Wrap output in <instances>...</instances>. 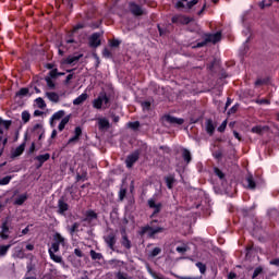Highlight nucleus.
<instances>
[{
    "instance_id": "f257e3e1",
    "label": "nucleus",
    "mask_w": 279,
    "mask_h": 279,
    "mask_svg": "<svg viewBox=\"0 0 279 279\" xmlns=\"http://www.w3.org/2000/svg\"><path fill=\"white\" fill-rule=\"evenodd\" d=\"M160 223L157 219L151 220L148 225L141 227L137 234L140 236H145L147 239H156V234H161V232H165V227H160Z\"/></svg>"
},
{
    "instance_id": "f03ea898",
    "label": "nucleus",
    "mask_w": 279,
    "mask_h": 279,
    "mask_svg": "<svg viewBox=\"0 0 279 279\" xmlns=\"http://www.w3.org/2000/svg\"><path fill=\"white\" fill-rule=\"evenodd\" d=\"M246 184L247 189L250 191H256L257 186H264L265 185V180H263L260 177H255L252 174H248L246 177Z\"/></svg>"
},
{
    "instance_id": "7ed1b4c3",
    "label": "nucleus",
    "mask_w": 279,
    "mask_h": 279,
    "mask_svg": "<svg viewBox=\"0 0 279 279\" xmlns=\"http://www.w3.org/2000/svg\"><path fill=\"white\" fill-rule=\"evenodd\" d=\"M52 244L50 250H53V252H60V245H62L64 247V245H66V241L64 240V236H62V234L56 232L52 235Z\"/></svg>"
},
{
    "instance_id": "20e7f679",
    "label": "nucleus",
    "mask_w": 279,
    "mask_h": 279,
    "mask_svg": "<svg viewBox=\"0 0 279 279\" xmlns=\"http://www.w3.org/2000/svg\"><path fill=\"white\" fill-rule=\"evenodd\" d=\"M104 104L108 106V104H110V98L106 93H100L99 96L93 100V108L96 110H101Z\"/></svg>"
},
{
    "instance_id": "39448f33",
    "label": "nucleus",
    "mask_w": 279,
    "mask_h": 279,
    "mask_svg": "<svg viewBox=\"0 0 279 279\" xmlns=\"http://www.w3.org/2000/svg\"><path fill=\"white\" fill-rule=\"evenodd\" d=\"M171 23L174 25H189V23H193V17L177 14L171 17Z\"/></svg>"
},
{
    "instance_id": "423d86ee",
    "label": "nucleus",
    "mask_w": 279,
    "mask_h": 279,
    "mask_svg": "<svg viewBox=\"0 0 279 279\" xmlns=\"http://www.w3.org/2000/svg\"><path fill=\"white\" fill-rule=\"evenodd\" d=\"M138 158H141V150L138 149L128 155L125 159L126 169H132V167L138 162Z\"/></svg>"
},
{
    "instance_id": "0eeeda50",
    "label": "nucleus",
    "mask_w": 279,
    "mask_h": 279,
    "mask_svg": "<svg viewBox=\"0 0 279 279\" xmlns=\"http://www.w3.org/2000/svg\"><path fill=\"white\" fill-rule=\"evenodd\" d=\"M10 217H7L1 225L0 239L8 241L10 239Z\"/></svg>"
},
{
    "instance_id": "6e6552de",
    "label": "nucleus",
    "mask_w": 279,
    "mask_h": 279,
    "mask_svg": "<svg viewBox=\"0 0 279 279\" xmlns=\"http://www.w3.org/2000/svg\"><path fill=\"white\" fill-rule=\"evenodd\" d=\"M104 241L107 247L114 252V245H117V233H114V231L109 232L107 235L104 236Z\"/></svg>"
},
{
    "instance_id": "1a4fd4ad",
    "label": "nucleus",
    "mask_w": 279,
    "mask_h": 279,
    "mask_svg": "<svg viewBox=\"0 0 279 279\" xmlns=\"http://www.w3.org/2000/svg\"><path fill=\"white\" fill-rule=\"evenodd\" d=\"M147 204L149 208L154 209L153 214L150 215V219H154V217H156V215L162 210V203H156L155 198H149Z\"/></svg>"
},
{
    "instance_id": "9d476101",
    "label": "nucleus",
    "mask_w": 279,
    "mask_h": 279,
    "mask_svg": "<svg viewBox=\"0 0 279 279\" xmlns=\"http://www.w3.org/2000/svg\"><path fill=\"white\" fill-rule=\"evenodd\" d=\"M101 34L100 33H93L89 37V47L92 49H97V47L101 46Z\"/></svg>"
},
{
    "instance_id": "9b49d317",
    "label": "nucleus",
    "mask_w": 279,
    "mask_h": 279,
    "mask_svg": "<svg viewBox=\"0 0 279 279\" xmlns=\"http://www.w3.org/2000/svg\"><path fill=\"white\" fill-rule=\"evenodd\" d=\"M129 10L134 16H143V14H145L143 8L140 4H136V2H130Z\"/></svg>"
},
{
    "instance_id": "f8f14e48",
    "label": "nucleus",
    "mask_w": 279,
    "mask_h": 279,
    "mask_svg": "<svg viewBox=\"0 0 279 279\" xmlns=\"http://www.w3.org/2000/svg\"><path fill=\"white\" fill-rule=\"evenodd\" d=\"M51 158V154L46 153L44 155H38L34 158L38 163L36 165V169H40L45 162H47Z\"/></svg>"
},
{
    "instance_id": "ddd939ff",
    "label": "nucleus",
    "mask_w": 279,
    "mask_h": 279,
    "mask_svg": "<svg viewBox=\"0 0 279 279\" xmlns=\"http://www.w3.org/2000/svg\"><path fill=\"white\" fill-rule=\"evenodd\" d=\"M80 138H82V126H76L74 129V136H72L69 141H68V145H73L75 143H80Z\"/></svg>"
},
{
    "instance_id": "4468645a",
    "label": "nucleus",
    "mask_w": 279,
    "mask_h": 279,
    "mask_svg": "<svg viewBox=\"0 0 279 279\" xmlns=\"http://www.w3.org/2000/svg\"><path fill=\"white\" fill-rule=\"evenodd\" d=\"M98 218H99V215H97V213H95V210L88 209L85 213V218L83 219V221H85L86 223H93V221H95Z\"/></svg>"
},
{
    "instance_id": "2eb2a0df",
    "label": "nucleus",
    "mask_w": 279,
    "mask_h": 279,
    "mask_svg": "<svg viewBox=\"0 0 279 279\" xmlns=\"http://www.w3.org/2000/svg\"><path fill=\"white\" fill-rule=\"evenodd\" d=\"M25 141H27V136H25L24 142L12 151V158H19V156H23V151H25V145H27Z\"/></svg>"
},
{
    "instance_id": "dca6fc26",
    "label": "nucleus",
    "mask_w": 279,
    "mask_h": 279,
    "mask_svg": "<svg viewBox=\"0 0 279 279\" xmlns=\"http://www.w3.org/2000/svg\"><path fill=\"white\" fill-rule=\"evenodd\" d=\"M167 123H170L171 125H183L184 119L182 118H175L173 116H166L165 117Z\"/></svg>"
},
{
    "instance_id": "f3484780",
    "label": "nucleus",
    "mask_w": 279,
    "mask_h": 279,
    "mask_svg": "<svg viewBox=\"0 0 279 279\" xmlns=\"http://www.w3.org/2000/svg\"><path fill=\"white\" fill-rule=\"evenodd\" d=\"M64 114H65L64 110H59V111L54 112L52 114V117L50 118L51 128H53L54 121H60V119H64Z\"/></svg>"
},
{
    "instance_id": "a211bd4d",
    "label": "nucleus",
    "mask_w": 279,
    "mask_h": 279,
    "mask_svg": "<svg viewBox=\"0 0 279 279\" xmlns=\"http://www.w3.org/2000/svg\"><path fill=\"white\" fill-rule=\"evenodd\" d=\"M66 210H69V205L66 204V202H64V198H60L58 201V214L64 215Z\"/></svg>"
},
{
    "instance_id": "6ab92c4d",
    "label": "nucleus",
    "mask_w": 279,
    "mask_h": 279,
    "mask_svg": "<svg viewBox=\"0 0 279 279\" xmlns=\"http://www.w3.org/2000/svg\"><path fill=\"white\" fill-rule=\"evenodd\" d=\"M29 198V195L27 193L20 194L15 199H14V206H23L25 202Z\"/></svg>"
},
{
    "instance_id": "aec40b11",
    "label": "nucleus",
    "mask_w": 279,
    "mask_h": 279,
    "mask_svg": "<svg viewBox=\"0 0 279 279\" xmlns=\"http://www.w3.org/2000/svg\"><path fill=\"white\" fill-rule=\"evenodd\" d=\"M163 180L166 182L167 189L171 191L173 189V185L175 184V174H169L165 177Z\"/></svg>"
},
{
    "instance_id": "412c9836",
    "label": "nucleus",
    "mask_w": 279,
    "mask_h": 279,
    "mask_svg": "<svg viewBox=\"0 0 279 279\" xmlns=\"http://www.w3.org/2000/svg\"><path fill=\"white\" fill-rule=\"evenodd\" d=\"M48 253H49V256H50L51 260H53V263L64 264V260L62 259V256L56 255V253H58V251H53V250L49 248Z\"/></svg>"
},
{
    "instance_id": "4be33fe9",
    "label": "nucleus",
    "mask_w": 279,
    "mask_h": 279,
    "mask_svg": "<svg viewBox=\"0 0 279 279\" xmlns=\"http://www.w3.org/2000/svg\"><path fill=\"white\" fill-rule=\"evenodd\" d=\"M46 97L49 99V101H52V104H58L60 101V95L56 92H47Z\"/></svg>"
},
{
    "instance_id": "5701e85b",
    "label": "nucleus",
    "mask_w": 279,
    "mask_h": 279,
    "mask_svg": "<svg viewBox=\"0 0 279 279\" xmlns=\"http://www.w3.org/2000/svg\"><path fill=\"white\" fill-rule=\"evenodd\" d=\"M86 99H88V94L83 93L73 100V105L74 106H82V104H84V101H86Z\"/></svg>"
},
{
    "instance_id": "b1692460",
    "label": "nucleus",
    "mask_w": 279,
    "mask_h": 279,
    "mask_svg": "<svg viewBox=\"0 0 279 279\" xmlns=\"http://www.w3.org/2000/svg\"><path fill=\"white\" fill-rule=\"evenodd\" d=\"M110 128V121L106 118L98 119V130H108Z\"/></svg>"
},
{
    "instance_id": "393cba45",
    "label": "nucleus",
    "mask_w": 279,
    "mask_h": 279,
    "mask_svg": "<svg viewBox=\"0 0 279 279\" xmlns=\"http://www.w3.org/2000/svg\"><path fill=\"white\" fill-rule=\"evenodd\" d=\"M206 132L209 136H213V134H215V123H213V119H208L206 121Z\"/></svg>"
},
{
    "instance_id": "a878e982",
    "label": "nucleus",
    "mask_w": 279,
    "mask_h": 279,
    "mask_svg": "<svg viewBox=\"0 0 279 279\" xmlns=\"http://www.w3.org/2000/svg\"><path fill=\"white\" fill-rule=\"evenodd\" d=\"M269 130V126H260V125H256V126H253L251 129V132L253 134H258L259 136H263V132Z\"/></svg>"
},
{
    "instance_id": "bb28decb",
    "label": "nucleus",
    "mask_w": 279,
    "mask_h": 279,
    "mask_svg": "<svg viewBox=\"0 0 279 279\" xmlns=\"http://www.w3.org/2000/svg\"><path fill=\"white\" fill-rule=\"evenodd\" d=\"M84 57V54H78V56H69L64 63L65 64H74V62H80V60H82V58Z\"/></svg>"
},
{
    "instance_id": "cd10ccee",
    "label": "nucleus",
    "mask_w": 279,
    "mask_h": 279,
    "mask_svg": "<svg viewBox=\"0 0 279 279\" xmlns=\"http://www.w3.org/2000/svg\"><path fill=\"white\" fill-rule=\"evenodd\" d=\"M207 39L209 40V43H214V45H215V44L219 43V40H221V33L218 32L215 34H209V35H207Z\"/></svg>"
},
{
    "instance_id": "c85d7f7f",
    "label": "nucleus",
    "mask_w": 279,
    "mask_h": 279,
    "mask_svg": "<svg viewBox=\"0 0 279 279\" xmlns=\"http://www.w3.org/2000/svg\"><path fill=\"white\" fill-rule=\"evenodd\" d=\"M69 121H71V116H65L64 118H62L61 122L58 125L59 132L64 131V128H66V124L69 123Z\"/></svg>"
},
{
    "instance_id": "c756f323",
    "label": "nucleus",
    "mask_w": 279,
    "mask_h": 279,
    "mask_svg": "<svg viewBox=\"0 0 279 279\" xmlns=\"http://www.w3.org/2000/svg\"><path fill=\"white\" fill-rule=\"evenodd\" d=\"M121 245L122 247H125V250H132V241H130L128 235H122Z\"/></svg>"
},
{
    "instance_id": "7c9ffc66",
    "label": "nucleus",
    "mask_w": 279,
    "mask_h": 279,
    "mask_svg": "<svg viewBox=\"0 0 279 279\" xmlns=\"http://www.w3.org/2000/svg\"><path fill=\"white\" fill-rule=\"evenodd\" d=\"M182 158L184 162H186V165H189L191 160H193V157L191 156V151L186 148H184L182 151Z\"/></svg>"
},
{
    "instance_id": "2f4dec72",
    "label": "nucleus",
    "mask_w": 279,
    "mask_h": 279,
    "mask_svg": "<svg viewBox=\"0 0 279 279\" xmlns=\"http://www.w3.org/2000/svg\"><path fill=\"white\" fill-rule=\"evenodd\" d=\"M89 256H90L92 260H102L104 259V255L101 253H97L95 250H92L89 252Z\"/></svg>"
},
{
    "instance_id": "473e14b6",
    "label": "nucleus",
    "mask_w": 279,
    "mask_h": 279,
    "mask_svg": "<svg viewBox=\"0 0 279 279\" xmlns=\"http://www.w3.org/2000/svg\"><path fill=\"white\" fill-rule=\"evenodd\" d=\"M35 104L37 108H40V110H45L47 108V102H45V99H43L41 97L36 98Z\"/></svg>"
},
{
    "instance_id": "72a5a7b5",
    "label": "nucleus",
    "mask_w": 279,
    "mask_h": 279,
    "mask_svg": "<svg viewBox=\"0 0 279 279\" xmlns=\"http://www.w3.org/2000/svg\"><path fill=\"white\" fill-rule=\"evenodd\" d=\"M128 128L133 130V132H138V129L141 128V122L140 121L129 122Z\"/></svg>"
},
{
    "instance_id": "f704fd0d",
    "label": "nucleus",
    "mask_w": 279,
    "mask_h": 279,
    "mask_svg": "<svg viewBox=\"0 0 279 279\" xmlns=\"http://www.w3.org/2000/svg\"><path fill=\"white\" fill-rule=\"evenodd\" d=\"M11 247H12V244L0 245V256H7Z\"/></svg>"
},
{
    "instance_id": "c9c22d12",
    "label": "nucleus",
    "mask_w": 279,
    "mask_h": 279,
    "mask_svg": "<svg viewBox=\"0 0 279 279\" xmlns=\"http://www.w3.org/2000/svg\"><path fill=\"white\" fill-rule=\"evenodd\" d=\"M46 84L50 90H56V83L53 82V78L46 76L45 77Z\"/></svg>"
},
{
    "instance_id": "e433bc0d",
    "label": "nucleus",
    "mask_w": 279,
    "mask_h": 279,
    "mask_svg": "<svg viewBox=\"0 0 279 279\" xmlns=\"http://www.w3.org/2000/svg\"><path fill=\"white\" fill-rule=\"evenodd\" d=\"M126 195H128V189L121 186L120 191H119V194H118L119 201L123 202V199H125Z\"/></svg>"
},
{
    "instance_id": "4c0bfd02",
    "label": "nucleus",
    "mask_w": 279,
    "mask_h": 279,
    "mask_svg": "<svg viewBox=\"0 0 279 279\" xmlns=\"http://www.w3.org/2000/svg\"><path fill=\"white\" fill-rule=\"evenodd\" d=\"M88 180V172L83 171L82 174L76 173V182L83 181L86 182Z\"/></svg>"
},
{
    "instance_id": "58836bf2",
    "label": "nucleus",
    "mask_w": 279,
    "mask_h": 279,
    "mask_svg": "<svg viewBox=\"0 0 279 279\" xmlns=\"http://www.w3.org/2000/svg\"><path fill=\"white\" fill-rule=\"evenodd\" d=\"M12 182V175H7L0 179V186H8Z\"/></svg>"
},
{
    "instance_id": "ea45409f",
    "label": "nucleus",
    "mask_w": 279,
    "mask_h": 279,
    "mask_svg": "<svg viewBox=\"0 0 279 279\" xmlns=\"http://www.w3.org/2000/svg\"><path fill=\"white\" fill-rule=\"evenodd\" d=\"M269 84V77H265V78H257L255 81V86H265Z\"/></svg>"
},
{
    "instance_id": "a19ab883",
    "label": "nucleus",
    "mask_w": 279,
    "mask_h": 279,
    "mask_svg": "<svg viewBox=\"0 0 279 279\" xmlns=\"http://www.w3.org/2000/svg\"><path fill=\"white\" fill-rule=\"evenodd\" d=\"M75 232H80V222H74L72 225V228L69 229V233L71 234V236H73Z\"/></svg>"
},
{
    "instance_id": "79ce46f5",
    "label": "nucleus",
    "mask_w": 279,
    "mask_h": 279,
    "mask_svg": "<svg viewBox=\"0 0 279 279\" xmlns=\"http://www.w3.org/2000/svg\"><path fill=\"white\" fill-rule=\"evenodd\" d=\"M213 158H215V160H221V158H223V150L221 149H218V150H215L213 151L211 154Z\"/></svg>"
},
{
    "instance_id": "37998d69",
    "label": "nucleus",
    "mask_w": 279,
    "mask_h": 279,
    "mask_svg": "<svg viewBox=\"0 0 279 279\" xmlns=\"http://www.w3.org/2000/svg\"><path fill=\"white\" fill-rule=\"evenodd\" d=\"M29 95V88L23 87L16 93V97H27Z\"/></svg>"
},
{
    "instance_id": "c03bdc74",
    "label": "nucleus",
    "mask_w": 279,
    "mask_h": 279,
    "mask_svg": "<svg viewBox=\"0 0 279 279\" xmlns=\"http://www.w3.org/2000/svg\"><path fill=\"white\" fill-rule=\"evenodd\" d=\"M245 257L250 258L252 256V252H254V243L247 244L245 247Z\"/></svg>"
},
{
    "instance_id": "a18cd8bd",
    "label": "nucleus",
    "mask_w": 279,
    "mask_h": 279,
    "mask_svg": "<svg viewBox=\"0 0 279 279\" xmlns=\"http://www.w3.org/2000/svg\"><path fill=\"white\" fill-rule=\"evenodd\" d=\"M214 173H215V175H217V178H219V180H226V173H223V171H221V169L214 168Z\"/></svg>"
},
{
    "instance_id": "49530a36",
    "label": "nucleus",
    "mask_w": 279,
    "mask_h": 279,
    "mask_svg": "<svg viewBox=\"0 0 279 279\" xmlns=\"http://www.w3.org/2000/svg\"><path fill=\"white\" fill-rule=\"evenodd\" d=\"M31 119H32V114H29V111H23L22 112V121H23V123H29Z\"/></svg>"
},
{
    "instance_id": "de8ad7c7",
    "label": "nucleus",
    "mask_w": 279,
    "mask_h": 279,
    "mask_svg": "<svg viewBox=\"0 0 279 279\" xmlns=\"http://www.w3.org/2000/svg\"><path fill=\"white\" fill-rule=\"evenodd\" d=\"M0 125H3L4 130H10L12 125V120H2L0 118Z\"/></svg>"
},
{
    "instance_id": "09e8293b",
    "label": "nucleus",
    "mask_w": 279,
    "mask_h": 279,
    "mask_svg": "<svg viewBox=\"0 0 279 279\" xmlns=\"http://www.w3.org/2000/svg\"><path fill=\"white\" fill-rule=\"evenodd\" d=\"M141 106L143 108V110H151V101L149 100H145V101H141Z\"/></svg>"
},
{
    "instance_id": "8fccbe9b",
    "label": "nucleus",
    "mask_w": 279,
    "mask_h": 279,
    "mask_svg": "<svg viewBox=\"0 0 279 279\" xmlns=\"http://www.w3.org/2000/svg\"><path fill=\"white\" fill-rule=\"evenodd\" d=\"M162 253V248L160 247H155L153 248V251L150 252V256L151 258H156V256H159V254Z\"/></svg>"
},
{
    "instance_id": "3c124183",
    "label": "nucleus",
    "mask_w": 279,
    "mask_h": 279,
    "mask_svg": "<svg viewBox=\"0 0 279 279\" xmlns=\"http://www.w3.org/2000/svg\"><path fill=\"white\" fill-rule=\"evenodd\" d=\"M208 43H210V39H208V37H206L205 40L198 41L195 47L197 49H202V47H206L208 45Z\"/></svg>"
},
{
    "instance_id": "603ef678",
    "label": "nucleus",
    "mask_w": 279,
    "mask_h": 279,
    "mask_svg": "<svg viewBox=\"0 0 279 279\" xmlns=\"http://www.w3.org/2000/svg\"><path fill=\"white\" fill-rule=\"evenodd\" d=\"M186 8L187 10H192L194 5H197V3H199V0H186Z\"/></svg>"
},
{
    "instance_id": "864d4df0",
    "label": "nucleus",
    "mask_w": 279,
    "mask_h": 279,
    "mask_svg": "<svg viewBox=\"0 0 279 279\" xmlns=\"http://www.w3.org/2000/svg\"><path fill=\"white\" fill-rule=\"evenodd\" d=\"M260 274H263V267H256L254 272H253V276H252V279H256L258 278V276H260Z\"/></svg>"
},
{
    "instance_id": "5fc2aeb1",
    "label": "nucleus",
    "mask_w": 279,
    "mask_h": 279,
    "mask_svg": "<svg viewBox=\"0 0 279 279\" xmlns=\"http://www.w3.org/2000/svg\"><path fill=\"white\" fill-rule=\"evenodd\" d=\"M117 279H132V277H129L126 272L119 271L116 275Z\"/></svg>"
},
{
    "instance_id": "6e6d98bb",
    "label": "nucleus",
    "mask_w": 279,
    "mask_h": 279,
    "mask_svg": "<svg viewBox=\"0 0 279 279\" xmlns=\"http://www.w3.org/2000/svg\"><path fill=\"white\" fill-rule=\"evenodd\" d=\"M170 274L177 279H202V277H182L180 275H177L175 272H170Z\"/></svg>"
},
{
    "instance_id": "4d7b16f0",
    "label": "nucleus",
    "mask_w": 279,
    "mask_h": 279,
    "mask_svg": "<svg viewBox=\"0 0 279 279\" xmlns=\"http://www.w3.org/2000/svg\"><path fill=\"white\" fill-rule=\"evenodd\" d=\"M196 267L199 269L201 274H206V264L198 262L196 263Z\"/></svg>"
},
{
    "instance_id": "13d9d810",
    "label": "nucleus",
    "mask_w": 279,
    "mask_h": 279,
    "mask_svg": "<svg viewBox=\"0 0 279 279\" xmlns=\"http://www.w3.org/2000/svg\"><path fill=\"white\" fill-rule=\"evenodd\" d=\"M48 77H50V80H57V77H58V69L56 68V69L51 70L49 72V76Z\"/></svg>"
},
{
    "instance_id": "bf43d9fd",
    "label": "nucleus",
    "mask_w": 279,
    "mask_h": 279,
    "mask_svg": "<svg viewBox=\"0 0 279 279\" xmlns=\"http://www.w3.org/2000/svg\"><path fill=\"white\" fill-rule=\"evenodd\" d=\"M184 3H186V0H180V1H178V2L175 3V8H177L178 10H182L183 8H186V4H184Z\"/></svg>"
},
{
    "instance_id": "052dcab7",
    "label": "nucleus",
    "mask_w": 279,
    "mask_h": 279,
    "mask_svg": "<svg viewBox=\"0 0 279 279\" xmlns=\"http://www.w3.org/2000/svg\"><path fill=\"white\" fill-rule=\"evenodd\" d=\"M226 128H228V120H225V121L218 126V132H226Z\"/></svg>"
},
{
    "instance_id": "680f3d73",
    "label": "nucleus",
    "mask_w": 279,
    "mask_h": 279,
    "mask_svg": "<svg viewBox=\"0 0 279 279\" xmlns=\"http://www.w3.org/2000/svg\"><path fill=\"white\" fill-rule=\"evenodd\" d=\"M102 56H104L105 58H112V52L110 51V49L105 48V49L102 50Z\"/></svg>"
},
{
    "instance_id": "e2e57ef3",
    "label": "nucleus",
    "mask_w": 279,
    "mask_h": 279,
    "mask_svg": "<svg viewBox=\"0 0 279 279\" xmlns=\"http://www.w3.org/2000/svg\"><path fill=\"white\" fill-rule=\"evenodd\" d=\"M74 254L77 256V258H84V253L80 248H75Z\"/></svg>"
},
{
    "instance_id": "0e129e2a",
    "label": "nucleus",
    "mask_w": 279,
    "mask_h": 279,
    "mask_svg": "<svg viewBox=\"0 0 279 279\" xmlns=\"http://www.w3.org/2000/svg\"><path fill=\"white\" fill-rule=\"evenodd\" d=\"M121 45V41L119 39H112L110 41V47H119Z\"/></svg>"
},
{
    "instance_id": "69168bd1",
    "label": "nucleus",
    "mask_w": 279,
    "mask_h": 279,
    "mask_svg": "<svg viewBox=\"0 0 279 279\" xmlns=\"http://www.w3.org/2000/svg\"><path fill=\"white\" fill-rule=\"evenodd\" d=\"M86 27L84 24L78 23L73 27V32H77L78 29H84Z\"/></svg>"
},
{
    "instance_id": "338daca9",
    "label": "nucleus",
    "mask_w": 279,
    "mask_h": 279,
    "mask_svg": "<svg viewBox=\"0 0 279 279\" xmlns=\"http://www.w3.org/2000/svg\"><path fill=\"white\" fill-rule=\"evenodd\" d=\"M187 248L185 246H177V252L179 254H184L186 253Z\"/></svg>"
},
{
    "instance_id": "774afa93",
    "label": "nucleus",
    "mask_w": 279,
    "mask_h": 279,
    "mask_svg": "<svg viewBox=\"0 0 279 279\" xmlns=\"http://www.w3.org/2000/svg\"><path fill=\"white\" fill-rule=\"evenodd\" d=\"M269 265H274L275 267H279V258L271 259Z\"/></svg>"
}]
</instances>
